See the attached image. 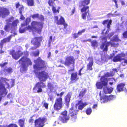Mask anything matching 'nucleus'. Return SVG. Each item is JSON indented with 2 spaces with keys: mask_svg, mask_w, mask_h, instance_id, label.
<instances>
[{
  "mask_svg": "<svg viewBox=\"0 0 127 127\" xmlns=\"http://www.w3.org/2000/svg\"><path fill=\"white\" fill-rule=\"evenodd\" d=\"M34 62L35 64L33 65V68L34 69V72L35 74L37 73L40 81H46L49 76L47 72L44 71H39L37 73L38 70L45 68L46 66L45 63L41 60L39 57L36 60H34Z\"/></svg>",
  "mask_w": 127,
  "mask_h": 127,
  "instance_id": "1",
  "label": "nucleus"
},
{
  "mask_svg": "<svg viewBox=\"0 0 127 127\" xmlns=\"http://www.w3.org/2000/svg\"><path fill=\"white\" fill-rule=\"evenodd\" d=\"M103 42H104V43H103L100 46L101 49H102L104 51H106L108 50L107 47L110 45H111V47H116L118 46V43H115L114 41L118 42L120 41L117 36H114L111 39V41L112 42H106V37H104L102 38Z\"/></svg>",
  "mask_w": 127,
  "mask_h": 127,
  "instance_id": "2",
  "label": "nucleus"
},
{
  "mask_svg": "<svg viewBox=\"0 0 127 127\" xmlns=\"http://www.w3.org/2000/svg\"><path fill=\"white\" fill-rule=\"evenodd\" d=\"M13 20V17H12L7 20V25L4 27V30L6 32L11 31L12 33L15 32L16 29V26L17 23H18V21L16 20L14 21L11 24V22Z\"/></svg>",
  "mask_w": 127,
  "mask_h": 127,
  "instance_id": "3",
  "label": "nucleus"
},
{
  "mask_svg": "<svg viewBox=\"0 0 127 127\" xmlns=\"http://www.w3.org/2000/svg\"><path fill=\"white\" fill-rule=\"evenodd\" d=\"M43 23L42 22H38L33 21L31 23V26H28L27 28L30 32L35 31L39 33L41 32Z\"/></svg>",
  "mask_w": 127,
  "mask_h": 127,
  "instance_id": "4",
  "label": "nucleus"
},
{
  "mask_svg": "<svg viewBox=\"0 0 127 127\" xmlns=\"http://www.w3.org/2000/svg\"><path fill=\"white\" fill-rule=\"evenodd\" d=\"M19 62L21 67V71L22 72L27 70L28 65L32 64L30 60L26 57H23L19 61Z\"/></svg>",
  "mask_w": 127,
  "mask_h": 127,
  "instance_id": "5",
  "label": "nucleus"
},
{
  "mask_svg": "<svg viewBox=\"0 0 127 127\" xmlns=\"http://www.w3.org/2000/svg\"><path fill=\"white\" fill-rule=\"evenodd\" d=\"M64 93V92H61L60 94V97L56 98L53 106L54 110L58 111L62 108L63 102L62 97Z\"/></svg>",
  "mask_w": 127,
  "mask_h": 127,
  "instance_id": "6",
  "label": "nucleus"
},
{
  "mask_svg": "<svg viewBox=\"0 0 127 127\" xmlns=\"http://www.w3.org/2000/svg\"><path fill=\"white\" fill-rule=\"evenodd\" d=\"M114 75V73L110 74L108 73L105 74L104 76L101 77V82H97L96 84L97 87H102L103 86H105L107 84L108 80L106 77L112 76Z\"/></svg>",
  "mask_w": 127,
  "mask_h": 127,
  "instance_id": "7",
  "label": "nucleus"
},
{
  "mask_svg": "<svg viewBox=\"0 0 127 127\" xmlns=\"http://www.w3.org/2000/svg\"><path fill=\"white\" fill-rule=\"evenodd\" d=\"M14 80L13 79L8 80L5 78H1L0 80V87H4L5 84L8 87L13 86Z\"/></svg>",
  "mask_w": 127,
  "mask_h": 127,
  "instance_id": "8",
  "label": "nucleus"
},
{
  "mask_svg": "<svg viewBox=\"0 0 127 127\" xmlns=\"http://www.w3.org/2000/svg\"><path fill=\"white\" fill-rule=\"evenodd\" d=\"M100 96V100L102 103H104L113 100L115 98V96L114 95H103L101 96L100 93L99 94Z\"/></svg>",
  "mask_w": 127,
  "mask_h": 127,
  "instance_id": "9",
  "label": "nucleus"
},
{
  "mask_svg": "<svg viewBox=\"0 0 127 127\" xmlns=\"http://www.w3.org/2000/svg\"><path fill=\"white\" fill-rule=\"evenodd\" d=\"M125 56V55L123 53L119 54L114 58L113 61L114 62H116L123 60L122 62V64L123 65H125L126 64H127V60L124 59L123 58Z\"/></svg>",
  "mask_w": 127,
  "mask_h": 127,
  "instance_id": "10",
  "label": "nucleus"
},
{
  "mask_svg": "<svg viewBox=\"0 0 127 127\" xmlns=\"http://www.w3.org/2000/svg\"><path fill=\"white\" fill-rule=\"evenodd\" d=\"M78 111V110L74 109L73 106L69 110V115L71 117V120L73 122L75 121L77 119V112Z\"/></svg>",
  "mask_w": 127,
  "mask_h": 127,
  "instance_id": "11",
  "label": "nucleus"
},
{
  "mask_svg": "<svg viewBox=\"0 0 127 127\" xmlns=\"http://www.w3.org/2000/svg\"><path fill=\"white\" fill-rule=\"evenodd\" d=\"M12 55L13 58L15 60H17L21 56H22L24 54L26 56H27L28 55V53L26 51L24 53L21 51H19L17 52H15L13 51L10 52Z\"/></svg>",
  "mask_w": 127,
  "mask_h": 127,
  "instance_id": "12",
  "label": "nucleus"
},
{
  "mask_svg": "<svg viewBox=\"0 0 127 127\" xmlns=\"http://www.w3.org/2000/svg\"><path fill=\"white\" fill-rule=\"evenodd\" d=\"M75 60L72 56H67L65 57L64 64L67 66H69L70 64H72L74 67V65Z\"/></svg>",
  "mask_w": 127,
  "mask_h": 127,
  "instance_id": "13",
  "label": "nucleus"
},
{
  "mask_svg": "<svg viewBox=\"0 0 127 127\" xmlns=\"http://www.w3.org/2000/svg\"><path fill=\"white\" fill-rule=\"evenodd\" d=\"M62 116H60L59 120L63 123H66L69 119L70 117L67 116V112L65 110L61 113Z\"/></svg>",
  "mask_w": 127,
  "mask_h": 127,
  "instance_id": "14",
  "label": "nucleus"
},
{
  "mask_svg": "<svg viewBox=\"0 0 127 127\" xmlns=\"http://www.w3.org/2000/svg\"><path fill=\"white\" fill-rule=\"evenodd\" d=\"M55 21L57 24L58 25L64 24V27H65L67 25L64 24L65 22L64 18L61 16L59 17L57 16H55L54 18Z\"/></svg>",
  "mask_w": 127,
  "mask_h": 127,
  "instance_id": "15",
  "label": "nucleus"
},
{
  "mask_svg": "<svg viewBox=\"0 0 127 127\" xmlns=\"http://www.w3.org/2000/svg\"><path fill=\"white\" fill-rule=\"evenodd\" d=\"M44 118H39L34 121V126L35 127H43L45 122Z\"/></svg>",
  "mask_w": 127,
  "mask_h": 127,
  "instance_id": "16",
  "label": "nucleus"
},
{
  "mask_svg": "<svg viewBox=\"0 0 127 127\" xmlns=\"http://www.w3.org/2000/svg\"><path fill=\"white\" fill-rule=\"evenodd\" d=\"M90 0H85L82 2V4L84 7L81 9V11L82 13L87 12V11H88V9L89 8L88 6L85 5L88 4L90 3Z\"/></svg>",
  "mask_w": 127,
  "mask_h": 127,
  "instance_id": "17",
  "label": "nucleus"
},
{
  "mask_svg": "<svg viewBox=\"0 0 127 127\" xmlns=\"http://www.w3.org/2000/svg\"><path fill=\"white\" fill-rule=\"evenodd\" d=\"M42 38L41 37H35L32 39L31 42L33 44L35 45L36 48L39 46V42L42 41Z\"/></svg>",
  "mask_w": 127,
  "mask_h": 127,
  "instance_id": "18",
  "label": "nucleus"
},
{
  "mask_svg": "<svg viewBox=\"0 0 127 127\" xmlns=\"http://www.w3.org/2000/svg\"><path fill=\"white\" fill-rule=\"evenodd\" d=\"M9 14V10L7 9L0 7V17L4 18Z\"/></svg>",
  "mask_w": 127,
  "mask_h": 127,
  "instance_id": "19",
  "label": "nucleus"
},
{
  "mask_svg": "<svg viewBox=\"0 0 127 127\" xmlns=\"http://www.w3.org/2000/svg\"><path fill=\"white\" fill-rule=\"evenodd\" d=\"M7 64L6 63H2L0 64V66L2 67H5L4 71L6 74L10 73L12 72V69L10 67H5L6 65Z\"/></svg>",
  "mask_w": 127,
  "mask_h": 127,
  "instance_id": "20",
  "label": "nucleus"
},
{
  "mask_svg": "<svg viewBox=\"0 0 127 127\" xmlns=\"http://www.w3.org/2000/svg\"><path fill=\"white\" fill-rule=\"evenodd\" d=\"M16 8H18L19 10V13L21 14L20 19L21 20H24L25 18L23 15L22 14V11L23 10L24 8L23 6L19 4V3L16 4Z\"/></svg>",
  "mask_w": 127,
  "mask_h": 127,
  "instance_id": "21",
  "label": "nucleus"
},
{
  "mask_svg": "<svg viewBox=\"0 0 127 127\" xmlns=\"http://www.w3.org/2000/svg\"><path fill=\"white\" fill-rule=\"evenodd\" d=\"M87 105L86 102L83 103L81 100H79L78 101L77 104H76V106L79 105L78 107V109L79 110H82Z\"/></svg>",
  "mask_w": 127,
  "mask_h": 127,
  "instance_id": "22",
  "label": "nucleus"
},
{
  "mask_svg": "<svg viewBox=\"0 0 127 127\" xmlns=\"http://www.w3.org/2000/svg\"><path fill=\"white\" fill-rule=\"evenodd\" d=\"M79 79L78 77L77 73L76 72L72 73L71 75V82L73 83L77 81Z\"/></svg>",
  "mask_w": 127,
  "mask_h": 127,
  "instance_id": "23",
  "label": "nucleus"
},
{
  "mask_svg": "<svg viewBox=\"0 0 127 127\" xmlns=\"http://www.w3.org/2000/svg\"><path fill=\"white\" fill-rule=\"evenodd\" d=\"M71 93H68L65 96L64 99L66 103V104L67 106H68L70 100V98L71 97Z\"/></svg>",
  "mask_w": 127,
  "mask_h": 127,
  "instance_id": "24",
  "label": "nucleus"
},
{
  "mask_svg": "<svg viewBox=\"0 0 127 127\" xmlns=\"http://www.w3.org/2000/svg\"><path fill=\"white\" fill-rule=\"evenodd\" d=\"M88 60L89 61V63L87 65V69L90 70H92L93 69L92 66L93 63V60L92 58L91 57L88 58Z\"/></svg>",
  "mask_w": 127,
  "mask_h": 127,
  "instance_id": "25",
  "label": "nucleus"
},
{
  "mask_svg": "<svg viewBox=\"0 0 127 127\" xmlns=\"http://www.w3.org/2000/svg\"><path fill=\"white\" fill-rule=\"evenodd\" d=\"M112 23V21L111 20H106L104 21H103L102 24L104 25L105 24H107V28H108V30L106 31V33H107L110 30V25Z\"/></svg>",
  "mask_w": 127,
  "mask_h": 127,
  "instance_id": "26",
  "label": "nucleus"
},
{
  "mask_svg": "<svg viewBox=\"0 0 127 127\" xmlns=\"http://www.w3.org/2000/svg\"><path fill=\"white\" fill-rule=\"evenodd\" d=\"M54 3V2L52 0H49L48 4L50 6H52V10L54 13H59V10H56L55 7L53 6Z\"/></svg>",
  "mask_w": 127,
  "mask_h": 127,
  "instance_id": "27",
  "label": "nucleus"
},
{
  "mask_svg": "<svg viewBox=\"0 0 127 127\" xmlns=\"http://www.w3.org/2000/svg\"><path fill=\"white\" fill-rule=\"evenodd\" d=\"M12 36V35H11L8 37L7 38H5L3 40L1 41V42L0 43V46L1 47V49H2V48L3 45L4 43L9 41L11 38Z\"/></svg>",
  "mask_w": 127,
  "mask_h": 127,
  "instance_id": "28",
  "label": "nucleus"
},
{
  "mask_svg": "<svg viewBox=\"0 0 127 127\" xmlns=\"http://www.w3.org/2000/svg\"><path fill=\"white\" fill-rule=\"evenodd\" d=\"M25 118L20 119L18 121L19 125L20 127H25Z\"/></svg>",
  "mask_w": 127,
  "mask_h": 127,
  "instance_id": "29",
  "label": "nucleus"
},
{
  "mask_svg": "<svg viewBox=\"0 0 127 127\" xmlns=\"http://www.w3.org/2000/svg\"><path fill=\"white\" fill-rule=\"evenodd\" d=\"M113 90L112 88H103V91L105 94H110Z\"/></svg>",
  "mask_w": 127,
  "mask_h": 127,
  "instance_id": "30",
  "label": "nucleus"
},
{
  "mask_svg": "<svg viewBox=\"0 0 127 127\" xmlns=\"http://www.w3.org/2000/svg\"><path fill=\"white\" fill-rule=\"evenodd\" d=\"M86 92V89H82L81 91H80L79 95V97L80 98H82L85 95Z\"/></svg>",
  "mask_w": 127,
  "mask_h": 127,
  "instance_id": "31",
  "label": "nucleus"
},
{
  "mask_svg": "<svg viewBox=\"0 0 127 127\" xmlns=\"http://www.w3.org/2000/svg\"><path fill=\"white\" fill-rule=\"evenodd\" d=\"M45 87L44 84L41 82H38L35 85V87Z\"/></svg>",
  "mask_w": 127,
  "mask_h": 127,
  "instance_id": "32",
  "label": "nucleus"
},
{
  "mask_svg": "<svg viewBox=\"0 0 127 127\" xmlns=\"http://www.w3.org/2000/svg\"><path fill=\"white\" fill-rule=\"evenodd\" d=\"M28 5L33 6L34 5V2L33 0H29L28 1Z\"/></svg>",
  "mask_w": 127,
  "mask_h": 127,
  "instance_id": "33",
  "label": "nucleus"
},
{
  "mask_svg": "<svg viewBox=\"0 0 127 127\" xmlns=\"http://www.w3.org/2000/svg\"><path fill=\"white\" fill-rule=\"evenodd\" d=\"M86 113L87 115H90L91 113L92 112V110L90 108H88L86 109Z\"/></svg>",
  "mask_w": 127,
  "mask_h": 127,
  "instance_id": "34",
  "label": "nucleus"
},
{
  "mask_svg": "<svg viewBox=\"0 0 127 127\" xmlns=\"http://www.w3.org/2000/svg\"><path fill=\"white\" fill-rule=\"evenodd\" d=\"M92 46L93 47H96L97 46V42L95 40L92 41Z\"/></svg>",
  "mask_w": 127,
  "mask_h": 127,
  "instance_id": "35",
  "label": "nucleus"
},
{
  "mask_svg": "<svg viewBox=\"0 0 127 127\" xmlns=\"http://www.w3.org/2000/svg\"><path fill=\"white\" fill-rule=\"evenodd\" d=\"M32 17L33 19L38 18L39 17V15L37 14H34V15H32Z\"/></svg>",
  "mask_w": 127,
  "mask_h": 127,
  "instance_id": "36",
  "label": "nucleus"
},
{
  "mask_svg": "<svg viewBox=\"0 0 127 127\" xmlns=\"http://www.w3.org/2000/svg\"><path fill=\"white\" fill-rule=\"evenodd\" d=\"M125 85V84L124 83H121L119 84L117 86V87H123Z\"/></svg>",
  "mask_w": 127,
  "mask_h": 127,
  "instance_id": "37",
  "label": "nucleus"
},
{
  "mask_svg": "<svg viewBox=\"0 0 127 127\" xmlns=\"http://www.w3.org/2000/svg\"><path fill=\"white\" fill-rule=\"evenodd\" d=\"M87 12L82 13V17L83 19H85L86 18L87 15Z\"/></svg>",
  "mask_w": 127,
  "mask_h": 127,
  "instance_id": "38",
  "label": "nucleus"
},
{
  "mask_svg": "<svg viewBox=\"0 0 127 127\" xmlns=\"http://www.w3.org/2000/svg\"><path fill=\"white\" fill-rule=\"evenodd\" d=\"M32 54V56H38L39 54V52L38 51H37L33 53Z\"/></svg>",
  "mask_w": 127,
  "mask_h": 127,
  "instance_id": "39",
  "label": "nucleus"
},
{
  "mask_svg": "<svg viewBox=\"0 0 127 127\" xmlns=\"http://www.w3.org/2000/svg\"><path fill=\"white\" fill-rule=\"evenodd\" d=\"M31 19L30 18H28L26 20V25H27L30 22Z\"/></svg>",
  "mask_w": 127,
  "mask_h": 127,
  "instance_id": "40",
  "label": "nucleus"
},
{
  "mask_svg": "<svg viewBox=\"0 0 127 127\" xmlns=\"http://www.w3.org/2000/svg\"><path fill=\"white\" fill-rule=\"evenodd\" d=\"M26 30H28V29L27 28L25 29H22L21 28H20L19 29V31L20 33H23Z\"/></svg>",
  "mask_w": 127,
  "mask_h": 127,
  "instance_id": "41",
  "label": "nucleus"
},
{
  "mask_svg": "<svg viewBox=\"0 0 127 127\" xmlns=\"http://www.w3.org/2000/svg\"><path fill=\"white\" fill-rule=\"evenodd\" d=\"M42 92V90L41 88H38L37 91H35V93H39Z\"/></svg>",
  "mask_w": 127,
  "mask_h": 127,
  "instance_id": "42",
  "label": "nucleus"
},
{
  "mask_svg": "<svg viewBox=\"0 0 127 127\" xmlns=\"http://www.w3.org/2000/svg\"><path fill=\"white\" fill-rule=\"evenodd\" d=\"M85 30L84 29H83L81 30H80L78 32V33L79 34V35L82 34V33H83L85 32Z\"/></svg>",
  "mask_w": 127,
  "mask_h": 127,
  "instance_id": "43",
  "label": "nucleus"
},
{
  "mask_svg": "<svg viewBox=\"0 0 127 127\" xmlns=\"http://www.w3.org/2000/svg\"><path fill=\"white\" fill-rule=\"evenodd\" d=\"M7 97L10 99L12 98L13 97V95L11 93H9L7 96Z\"/></svg>",
  "mask_w": 127,
  "mask_h": 127,
  "instance_id": "44",
  "label": "nucleus"
},
{
  "mask_svg": "<svg viewBox=\"0 0 127 127\" xmlns=\"http://www.w3.org/2000/svg\"><path fill=\"white\" fill-rule=\"evenodd\" d=\"M79 36V35L78 33H74L73 34V37L75 38L78 37Z\"/></svg>",
  "mask_w": 127,
  "mask_h": 127,
  "instance_id": "45",
  "label": "nucleus"
},
{
  "mask_svg": "<svg viewBox=\"0 0 127 127\" xmlns=\"http://www.w3.org/2000/svg\"><path fill=\"white\" fill-rule=\"evenodd\" d=\"M123 88H117L116 89L118 92H120L123 91Z\"/></svg>",
  "mask_w": 127,
  "mask_h": 127,
  "instance_id": "46",
  "label": "nucleus"
},
{
  "mask_svg": "<svg viewBox=\"0 0 127 127\" xmlns=\"http://www.w3.org/2000/svg\"><path fill=\"white\" fill-rule=\"evenodd\" d=\"M48 104L47 103H45L43 104V106L45 107L46 109H48Z\"/></svg>",
  "mask_w": 127,
  "mask_h": 127,
  "instance_id": "47",
  "label": "nucleus"
},
{
  "mask_svg": "<svg viewBox=\"0 0 127 127\" xmlns=\"http://www.w3.org/2000/svg\"><path fill=\"white\" fill-rule=\"evenodd\" d=\"M116 81L113 78L109 79L108 80V81H109L110 82H112V81H113V82H115Z\"/></svg>",
  "mask_w": 127,
  "mask_h": 127,
  "instance_id": "48",
  "label": "nucleus"
},
{
  "mask_svg": "<svg viewBox=\"0 0 127 127\" xmlns=\"http://www.w3.org/2000/svg\"><path fill=\"white\" fill-rule=\"evenodd\" d=\"M123 37L125 38H127V31L125 32L123 34Z\"/></svg>",
  "mask_w": 127,
  "mask_h": 127,
  "instance_id": "49",
  "label": "nucleus"
},
{
  "mask_svg": "<svg viewBox=\"0 0 127 127\" xmlns=\"http://www.w3.org/2000/svg\"><path fill=\"white\" fill-rule=\"evenodd\" d=\"M38 18L42 21H43L44 20V17L42 15H39V17Z\"/></svg>",
  "mask_w": 127,
  "mask_h": 127,
  "instance_id": "50",
  "label": "nucleus"
},
{
  "mask_svg": "<svg viewBox=\"0 0 127 127\" xmlns=\"http://www.w3.org/2000/svg\"><path fill=\"white\" fill-rule=\"evenodd\" d=\"M34 121V120L31 117V118L29 120V123H33Z\"/></svg>",
  "mask_w": 127,
  "mask_h": 127,
  "instance_id": "51",
  "label": "nucleus"
},
{
  "mask_svg": "<svg viewBox=\"0 0 127 127\" xmlns=\"http://www.w3.org/2000/svg\"><path fill=\"white\" fill-rule=\"evenodd\" d=\"M114 34V33L113 32H111L109 33L108 35V37L109 38H110L112 35Z\"/></svg>",
  "mask_w": 127,
  "mask_h": 127,
  "instance_id": "52",
  "label": "nucleus"
},
{
  "mask_svg": "<svg viewBox=\"0 0 127 127\" xmlns=\"http://www.w3.org/2000/svg\"><path fill=\"white\" fill-rule=\"evenodd\" d=\"M52 36H50V39L49 40V44H50L52 41Z\"/></svg>",
  "mask_w": 127,
  "mask_h": 127,
  "instance_id": "53",
  "label": "nucleus"
},
{
  "mask_svg": "<svg viewBox=\"0 0 127 127\" xmlns=\"http://www.w3.org/2000/svg\"><path fill=\"white\" fill-rule=\"evenodd\" d=\"M0 33H1L2 35H3L4 34V32L3 30H0Z\"/></svg>",
  "mask_w": 127,
  "mask_h": 127,
  "instance_id": "54",
  "label": "nucleus"
},
{
  "mask_svg": "<svg viewBox=\"0 0 127 127\" xmlns=\"http://www.w3.org/2000/svg\"><path fill=\"white\" fill-rule=\"evenodd\" d=\"M48 86L49 87H52V84H51L50 83H49L48 84Z\"/></svg>",
  "mask_w": 127,
  "mask_h": 127,
  "instance_id": "55",
  "label": "nucleus"
},
{
  "mask_svg": "<svg viewBox=\"0 0 127 127\" xmlns=\"http://www.w3.org/2000/svg\"><path fill=\"white\" fill-rule=\"evenodd\" d=\"M97 107V105L96 104H94L92 107V108L93 109Z\"/></svg>",
  "mask_w": 127,
  "mask_h": 127,
  "instance_id": "56",
  "label": "nucleus"
},
{
  "mask_svg": "<svg viewBox=\"0 0 127 127\" xmlns=\"http://www.w3.org/2000/svg\"><path fill=\"white\" fill-rule=\"evenodd\" d=\"M121 4L122 5H125V3L124 1L122 0H121Z\"/></svg>",
  "mask_w": 127,
  "mask_h": 127,
  "instance_id": "57",
  "label": "nucleus"
},
{
  "mask_svg": "<svg viewBox=\"0 0 127 127\" xmlns=\"http://www.w3.org/2000/svg\"><path fill=\"white\" fill-rule=\"evenodd\" d=\"M49 100H50V101H53V97H52V96H51L49 98Z\"/></svg>",
  "mask_w": 127,
  "mask_h": 127,
  "instance_id": "58",
  "label": "nucleus"
},
{
  "mask_svg": "<svg viewBox=\"0 0 127 127\" xmlns=\"http://www.w3.org/2000/svg\"><path fill=\"white\" fill-rule=\"evenodd\" d=\"M38 88H33V92L35 93V91H37V90Z\"/></svg>",
  "mask_w": 127,
  "mask_h": 127,
  "instance_id": "59",
  "label": "nucleus"
},
{
  "mask_svg": "<svg viewBox=\"0 0 127 127\" xmlns=\"http://www.w3.org/2000/svg\"><path fill=\"white\" fill-rule=\"evenodd\" d=\"M82 69L81 68L79 72V74H78L79 75H81V71L82 70Z\"/></svg>",
  "mask_w": 127,
  "mask_h": 127,
  "instance_id": "60",
  "label": "nucleus"
},
{
  "mask_svg": "<svg viewBox=\"0 0 127 127\" xmlns=\"http://www.w3.org/2000/svg\"><path fill=\"white\" fill-rule=\"evenodd\" d=\"M113 70L114 71H115L116 72H117L118 71V70L117 69H113Z\"/></svg>",
  "mask_w": 127,
  "mask_h": 127,
  "instance_id": "61",
  "label": "nucleus"
},
{
  "mask_svg": "<svg viewBox=\"0 0 127 127\" xmlns=\"http://www.w3.org/2000/svg\"><path fill=\"white\" fill-rule=\"evenodd\" d=\"M8 103V101L6 102L3 104V105L4 106H5Z\"/></svg>",
  "mask_w": 127,
  "mask_h": 127,
  "instance_id": "62",
  "label": "nucleus"
},
{
  "mask_svg": "<svg viewBox=\"0 0 127 127\" xmlns=\"http://www.w3.org/2000/svg\"><path fill=\"white\" fill-rule=\"evenodd\" d=\"M74 11H75V10H74V9H73L72 11V15L74 13Z\"/></svg>",
  "mask_w": 127,
  "mask_h": 127,
  "instance_id": "63",
  "label": "nucleus"
},
{
  "mask_svg": "<svg viewBox=\"0 0 127 127\" xmlns=\"http://www.w3.org/2000/svg\"><path fill=\"white\" fill-rule=\"evenodd\" d=\"M115 54L114 53H113L112 55L111 54V58L112 57L115 55Z\"/></svg>",
  "mask_w": 127,
  "mask_h": 127,
  "instance_id": "64",
  "label": "nucleus"
}]
</instances>
